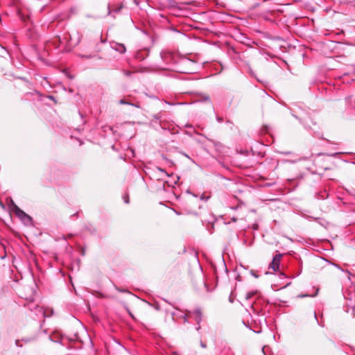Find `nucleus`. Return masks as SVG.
I'll use <instances>...</instances> for the list:
<instances>
[{
  "label": "nucleus",
  "mask_w": 355,
  "mask_h": 355,
  "mask_svg": "<svg viewBox=\"0 0 355 355\" xmlns=\"http://www.w3.org/2000/svg\"><path fill=\"white\" fill-rule=\"evenodd\" d=\"M250 273H251V275H252V276H254V277H256V278H257V277H259L258 275H257L255 274L254 271H253V270H251V271H250Z\"/></svg>",
  "instance_id": "19"
},
{
  "label": "nucleus",
  "mask_w": 355,
  "mask_h": 355,
  "mask_svg": "<svg viewBox=\"0 0 355 355\" xmlns=\"http://www.w3.org/2000/svg\"><path fill=\"white\" fill-rule=\"evenodd\" d=\"M216 120H217L219 123L223 122V119H222L221 117L217 116V117H216Z\"/></svg>",
  "instance_id": "22"
},
{
  "label": "nucleus",
  "mask_w": 355,
  "mask_h": 355,
  "mask_svg": "<svg viewBox=\"0 0 355 355\" xmlns=\"http://www.w3.org/2000/svg\"><path fill=\"white\" fill-rule=\"evenodd\" d=\"M69 347H71V348H80V345H78V346H76H76L71 345V346H70Z\"/></svg>",
  "instance_id": "24"
},
{
  "label": "nucleus",
  "mask_w": 355,
  "mask_h": 355,
  "mask_svg": "<svg viewBox=\"0 0 355 355\" xmlns=\"http://www.w3.org/2000/svg\"><path fill=\"white\" fill-rule=\"evenodd\" d=\"M35 313H36V314L40 313V314H41V315H42V316H44L45 313H44V311H43V309H42V307H40V306H37L35 308Z\"/></svg>",
  "instance_id": "9"
},
{
  "label": "nucleus",
  "mask_w": 355,
  "mask_h": 355,
  "mask_svg": "<svg viewBox=\"0 0 355 355\" xmlns=\"http://www.w3.org/2000/svg\"><path fill=\"white\" fill-rule=\"evenodd\" d=\"M49 98L54 99L53 96H49Z\"/></svg>",
  "instance_id": "28"
},
{
  "label": "nucleus",
  "mask_w": 355,
  "mask_h": 355,
  "mask_svg": "<svg viewBox=\"0 0 355 355\" xmlns=\"http://www.w3.org/2000/svg\"><path fill=\"white\" fill-rule=\"evenodd\" d=\"M318 292V289H317L315 294V295H311V296H312V297L315 296V295H317ZM307 296H310V295H302V297H307Z\"/></svg>",
  "instance_id": "23"
},
{
  "label": "nucleus",
  "mask_w": 355,
  "mask_h": 355,
  "mask_svg": "<svg viewBox=\"0 0 355 355\" xmlns=\"http://www.w3.org/2000/svg\"><path fill=\"white\" fill-rule=\"evenodd\" d=\"M200 346L202 347V348H205L207 346H206V344L205 343H203L202 341L200 342Z\"/></svg>",
  "instance_id": "21"
},
{
  "label": "nucleus",
  "mask_w": 355,
  "mask_h": 355,
  "mask_svg": "<svg viewBox=\"0 0 355 355\" xmlns=\"http://www.w3.org/2000/svg\"><path fill=\"white\" fill-rule=\"evenodd\" d=\"M111 46L113 49L119 52L120 53H124L126 51L125 46L123 44L113 42L111 44Z\"/></svg>",
  "instance_id": "7"
},
{
  "label": "nucleus",
  "mask_w": 355,
  "mask_h": 355,
  "mask_svg": "<svg viewBox=\"0 0 355 355\" xmlns=\"http://www.w3.org/2000/svg\"><path fill=\"white\" fill-rule=\"evenodd\" d=\"M337 154H338L337 153H335V154L332 155V156H334V155H336Z\"/></svg>",
  "instance_id": "32"
},
{
  "label": "nucleus",
  "mask_w": 355,
  "mask_h": 355,
  "mask_svg": "<svg viewBox=\"0 0 355 355\" xmlns=\"http://www.w3.org/2000/svg\"><path fill=\"white\" fill-rule=\"evenodd\" d=\"M123 200H124L125 203H126V204L129 203V196L128 194L124 195Z\"/></svg>",
  "instance_id": "14"
},
{
  "label": "nucleus",
  "mask_w": 355,
  "mask_h": 355,
  "mask_svg": "<svg viewBox=\"0 0 355 355\" xmlns=\"http://www.w3.org/2000/svg\"><path fill=\"white\" fill-rule=\"evenodd\" d=\"M176 180L174 181V184H177L178 180H179V177H176Z\"/></svg>",
  "instance_id": "26"
},
{
  "label": "nucleus",
  "mask_w": 355,
  "mask_h": 355,
  "mask_svg": "<svg viewBox=\"0 0 355 355\" xmlns=\"http://www.w3.org/2000/svg\"><path fill=\"white\" fill-rule=\"evenodd\" d=\"M203 100H204L205 101H210V98H209V96H205L203 97Z\"/></svg>",
  "instance_id": "18"
},
{
  "label": "nucleus",
  "mask_w": 355,
  "mask_h": 355,
  "mask_svg": "<svg viewBox=\"0 0 355 355\" xmlns=\"http://www.w3.org/2000/svg\"><path fill=\"white\" fill-rule=\"evenodd\" d=\"M230 301L231 302H233V301H232V298H231V297H230Z\"/></svg>",
  "instance_id": "29"
},
{
  "label": "nucleus",
  "mask_w": 355,
  "mask_h": 355,
  "mask_svg": "<svg viewBox=\"0 0 355 355\" xmlns=\"http://www.w3.org/2000/svg\"><path fill=\"white\" fill-rule=\"evenodd\" d=\"M19 340H15V345L17 346V347H21L22 345H19Z\"/></svg>",
  "instance_id": "20"
},
{
  "label": "nucleus",
  "mask_w": 355,
  "mask_h": 355,
  "mask_svg": "<svg viewBox=\"0 0 355 355\" xmlns=\"http://www.w3.org/2000/svg\"><path fill=\"white\" fill-rule=\"evenodd\" d=\"M158 170H159L160 172H162V173H164L166 175H167V176H170V175H169V174H168V173L165 170H164V169H162V168H158Z\"/></svg>",
  "instance_id": "16"
},
{
  "label": "nucleus",
  "mask_w": 355,
  "mask_h": 355,
  "mask_svg": "<svg viewBox=\"0 0 355 355\" xmlns=\"http://www.w3.org/2000/svg\"><path fill=\"white\" fill-rule=\"evenodd\" d=\"M123 8V5L116 6L114 8H111L110 6H107L108 8V15H111L112 13H119Z\"/></svg>",
  "instance_id": "8"
},
{
  "label": "nucleus",
  "mask_w": 355,
  "mask_h": 355,
  "mask_svg": "<svg viewBox=\"0 0 355 355\" xmlns=\"http://www.w3.org/2000/svg\"><path fill=\"white\" fill-rule=\"evenodd\" d=\"M161 117H162V116H161L160 113L154 115V118L156 120H159L161 119Z\"/></svg>",
  "instance_id": "17"
},
{
  "label": "nucleus",
  "mask_w": 355,
  "mask_h": 355,
  "mask_svg": "<svg viewBox=\"0 0 355 355\" xmlns=\"http://www.w3.org/2000/svg\"><path fill=\"white\" fill-rule=\"evenodd\" d=\"M123 72V74H124L125 76H128V77L131 76V75L133 73V72H132V71H125V70H124Z\"/></svg>",
  "instance_id": "13"
},
{
  "label": "nucleus",
  "mask_w": 355,
  "mask_h": 355,
  "mask_svg": "<svg viewBox=\"0 0 355 355\" xmlns=\"http://www.w3.org/2000/svg\"><path fill=\"white\" fill-rule=\"evenodd\" d=\"M34 340H35L34 338H23L22 341H24L25 343H28V342H31Z\"/></svg>",
  "instance_id": "15"
},
{
  "label": "nucleus",
  "mask_w": 355,
  "mask_h": 355,
  "mask_svg": "<svg viewBox=\"0 0 355 355\" xmlns=\"http://www.w3.org/2000/svg\"><path fill=\"white\" fill-rule=\"evenodd\" d=\"M134 1H135V3L136 4H138V3L137 2V0H134Z\"/></svg>",
  "instance_id": "30"
},
{
  "label": "nucleus",
  "mask_w": 355,
  "mask_h": 355,
  "mask_svg": "<svg viewBox=\"0 0 355 355\" xmlns=\"http://www.w3.org/2000/svg\"><path fill=\"white\" fill-rule=\"evenodd\" d=\"M82 58L89 59V58H91V56L90 55H82Z\"/></svg>",
  "instance_id": "25"
},
{
  "label": "nucleus",
  "mask_w": 355,
  "mask_h": 355,
  "mask_svg": "<svg viewBox=\"0 0 355 355\" xmlns=\"http://www.w3.org/2000/svg\"><path fill=\"white\" fill-rule=\"evenodd\" d=\"M15 214L21 220V221L26 225H32V218L29 215L26 214L23 210H21L18 206H15Z\"/></svg>",
  "instance_id": "1"
},
{
  "label": "nucleus",
  "mask_w": 355,
  "mask_h": 355,
  "mask_svg": "<svg viewBox=\"0 0 355 355\" xmlns=\"http://www.w3.org/2000/svg\"><path fill=\"white\" fill-rule=\"evenodd\" d=\"M15 206H17L12 199L10 200V202L8 203V207L13 212H15Z\"/></svg>",
  "instance_id": "10"
},
{
  "label": "nucleus",
  "mask_w": 355,
  "mask_h": 355,
  "mask_svg": "<svg viewBox=\"0 0 355 355\" xmlns=\"http://www.w3.org/2000/svg\"><path fill=\"white\" fill-rule=\"evenodd\" d=\"M282 257V254H277L273 257V259L270 265V268H271L274 271L279 270Z\"/></svg>",
  "instance_id": "3"
},
{
  "label": "nucleus",
  "mask_w": 355,
  "mask_h": 355,
  "mask_svg": "<svg viewBox=\"0 0 355 355\" xmlns=\"http://www.w3.org/2000/svg\"><path fill=\"white\" fill-rule=\"evenodd\" d=\"M257 293V291H252L250 292H248L245 295L246 300H250L252 296H254Z\"/></svg>",
  "instance_id": "11"
},
{
  "label": "nucleus",
  "mask_w": 355,
  "mask_h": 355,
  "mask_svg": "<svg viewBox=\"0 0 355 355\" xmlns=\"http://www.w3.org/2000/svg\"><path fill=\"white\" fill-rule=\"evenodd\" d=\"M352 352H353L352 355H355V349H352Z\"/></svg>",
  "instance_id": "27"
},
{
  "label": "nucleus",
  "mask_w": 355,
  "mask_h": 355,
  "mask_svg": "<svg viewBox=\"0 0 355 355\" xmlns=\"http://www.w3.org/2000/svg\"><path fill=\"white\" fill-rule=\"evenodd\" d=\"M232 220H233V221H236V219L233 218H232Z\"/></svg>",
  "instance_id": "31"
},
{
  "label": "nucleus",
  "mask_w": 355,
  "mask_h": 355,
  "mask_svg": "<svg viewBox=\"0 0 355 355\" xmlns=\"http://www.w3.org/2000/svg\"><path fill=\"white\" fill-rule=\"evenodd\" d=\"M49 340L54 343H60L62 345H65L64 336L59 333H55L53 335L49 336Z\"/></svg>",
  "instance_id": "5"
},
{
  "label": "nucleus",
  "mask_w": 355,
  "mask_h": 355,
  "mask_svg": "<svg viewBox=\"0 0 355 355\" xmlns=\"http://www.w3.org/2000/svg\"><path fill=\"white\" fill-rule=\"evenodd\" d=\"M119 103H120V104H121V105H132V106H135V107H139V106H138V105H135V104H133V103H129V102L126 101L125 99H121V100L119 101Z\"/></svg>",
  "instance_id": "12"
},
{
  "label": "nucleus",
  "mask_w": 355,
  "mask_h": 355,
  "mask_svg": "<svg viewBox=\"0 0 355 355\" xmlns=\"http://www.w3.org/2000/svg\"><path fill=\"white\" fill-rule=\"evenodd\" d=\"M177 312L171 313L172 318L173 321H177L178 319H182L184 322H188V312L184 313L183 311L180 310L178 308H175Z\"/></svg>",
  "instance_id": "2"
},
{
  "label": "nucleus",
  "mask_w": 355,
  "mask_h": 355,
  "mask_svg": "<svg viewBox=\"0 0 355 355\" xmlns=\"http://www.w3.org/2000/svg\"><path fill=\"white\" fill-rule=\"evenodd\" d=\"M64 342L68 341L69 343H82V340H80L79 336L78 334H73L72 336H64Z\"/></svg>",
  "instance_id": "6"
},
{
  "label": "nucleus",
  "mask_w": 355,
  "mask_h": 355,
  "mask_svg": "<svg viewBox=\"0 0 355 355\" xmlns=\"http://www.w3.org/2000/svg\"><path fill=\"white\" fill-rule=\"evenodd\" d=\"M188 313H193L195 316V320L198 324V327H196V330L198 331L200 329V323L202 321V312L200 309H196L193 312L191 311H187Z\"/></svg>",
  "instance_id": "4"
}]
</instances>
